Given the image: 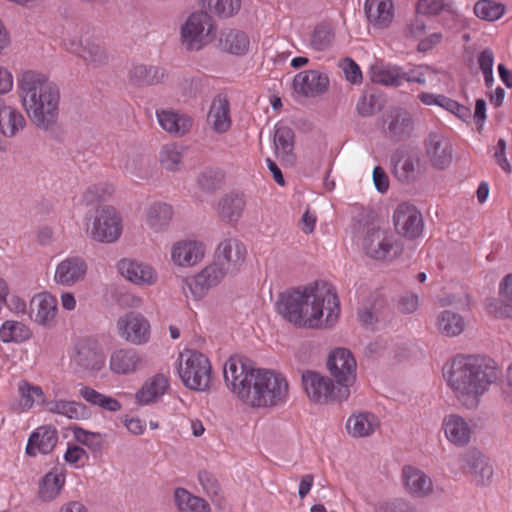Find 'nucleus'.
Listing matches in <instances>:
<instances>
[{"label":"nucleus","mask_w":512,"mask_h":512,"mask_svg":"<svg viewBox=\"0 0 512 512\" xmlns=\"http://www.w3.org/2000/svg\"><path fill=\"white\" fill-rule=\"evenodd\" d=\"M276 305L287 321L304 328L329 327L340 312L333 286L322 280L281 293Z\"/></svg>","instance_id":"nucleus-1"},{"label":"nucleus","mask_w":512,"mask_h":512,"mask_svg":"<svg viewBox=\"0 0 512 512\" xmlns=\"http://www.w3.org/2000/svg\"><path fill=\"white\" fill-rule=\"evenodd\" d=\"M498 378L496 362L480 355L455 358L447 372L449 387L466 409H476L481 397Z\"/></svg>","instance_id":"nucleus-2"},{"label":"nucleus","mask_w":512,"mask_h":512,"mask_svg":"<svg viewBox=\"0 0 512 512\" xmlns=\"http://www.w3.org/2000/svg\"><path fill=\"white\" fill-rule=\"evenodd\" d=\"M246 254L245 245L236 238H228L220 242L214 261L193 278L186 280L191 294L196 299H200L210 288L218 285L226 275L236 274L243 266Z\"/></svg>","instance_id":"nucleus-3"},{"label":"nucleus","mask_w":512,"mask_h":512,"mask_svg":"<svg viewBox=\"0 0 512 512\" xmlns=\"http://www.w3.org/2000/svg\"><path fill=\"white\" fill-rule=\"evenodd\" d=\"M289 395V384L278 372L258 369L245 403L257 408H271L284 404Z\"/></svg>","instance_id":"nucleus-4"},{"label":"nucleus","mask_w":512,"mask_h":512,"mask_svg":"<svg viewBox=\"0 0 512 512\" xmlns=\"http://www.w3.org/2000/svg\"><path fill=\"white\" fill-rule=\"evenodd\" d=\"M302 384L308 398L314 403L343 401L350 395L349 389L338 386L329 377L312 370L302 373Z\"/></svg>","instance_id":"nucleus-5"},{"label":"nucleus","mask_w":512,"mask_h":512,"mask_svg":"<svg viewBox=\"0 0 512 512\" xmlns=\"http://www.w3.org/2000/svg\"><path fill=\"white\" fill-rule=\"evenodd\" d=\"M216 27L207 11L192 13L181 28V39L188 50H199L215 37Z\"/></svg>","instance_id":"nucleus-6"},{"label":"nucleus","mask_w":512,"mask_h":512,"mask_svg":"<svg viewBox=\"0 0 512 512\" xmlns=\"http://www.w3.org/2000/svg\"><path fill=\"white\" fill-rule=\"evenodd\" d=\"M18 86L21 93L22 103L31 99L32 93L36 90V105L45 104L50 101L47 96L53 97L54 104L60 102V90L56 83L51 81L45 74L33 70L23 72L18 79Z\"/></svg>","instance_id":"nucleus-7"},{"label":"nucleus","mask_w":512,"mask_h":512,"mask_svg":"<svg viewBox=\"0 0 512 512\" xmlns=\"http://www.w3.org/2000/svg\"><path fill=\"white\" fill-rule=\"evenodd\" d=\"M258 369L250 367L244 358L231 356L224 364L223 374L227 387L242 401L249 397Z\"/></svg>","instance_id":"nucleus-8"},{"label":"nucleus","mask_w":512,"mask_h":512,"mask_svg":"<svg viewBox=\"0 0 512 512\" xmlns=\"http://www.w3.org/2000/svg\"><path fill=\"white\" fill-rule=\"evenodd\" d=\"M179 375L186 387L196 391H206L211 385V365L209 359L199 352H191L180 364Z\"/></svg>","instance_id":"nucleus-9"},{"label":"nucleus","mask_w":512,"mask_h":512,"mask_svg":"<svg viewBox=\"0 0 512 512\" xmlns=\"http://www.w3.org/2000/svg\"><path fill=\"white\" fill-rule=\"evenodd\" d=\"M121 220L112 206L97 208L92 225L87 224L86 233L95 241L101 243L115 242L121 235Z\"/></svg>","instance_id":"nucleus-10"},{"label":"nucleus","mask_w":512,"mask_h":512,"mask_svg":"<svg viewBox=\"0 0 512 512\" xmlns=\"http://www.w3.org/2000/svg\"><path fill=\"white\" fill-rule=\"evenodd\" d=\"M72 363L81 374L95 377L105 365V355L95 340L83 339L74 346Z\"/></svg>","instance_id":"nucleus-11"},{"label":"nucleus","mask_w":512,"mask_h":512,"mask_svg":"<svg viewBox=\"0 0 512 512\" xmlns=\"http://www.w3.org/2000/svg\"><path fill=\"white\" fill-rule=\"evenodd\" d=\"M363 249L375 260H392L401 254L402 248L387 231L378 227L368 228L363 239Z\"/></svg>","instance_id":"nucleus-12"},{"label":"nucleus","mask_w":512,"mask_h":512,"mask_svg":"<svg viewBox=\"0 0 512 512\" xmlns=\"http://www.w3.org/2000/svg\"><path fill=\"white\" fill-rule=\"evenodd\" d=\"M327 369L334 382L350 390L356 380V360L350 350L336 348L327 358Z\"/></svg>","instance_id":"nucleus-13"},{"label":"nucleus","mask_w":512,"mask_h":512,"mask_svg":"<svg viewBox=\"0 0 512 512\" xmlns=\"http://www.w3.org/2000/svg\"><path fill=\"white\" fill-rule=\"evenodd\" d=\"M390 162L394 176L403 184L415 182L423 172L419 154L404 147L393 152Z\"/></svg>","instance_id":"nucleus-14"},{"label":"nucleus","mask_w":512,"mask_h":512,"mask_svg":"<svg viewBox=\"0 0 512 512\" xmlns=\"http://www.w3.org/2000/svg\"><path fill=\"white\" fill-rule=\"evenodd\" d=\"M117 332L121 338L134 345H143L150 339V323L138 312H128L117 320Z\"/></svg>","instance_id":"nucleus-15"},{"label":"nucleus","mask_w":512,"mask_h":512,"mask_svg":"<svg viewBox=\"0 0 512 512\" xmlns=\"http://www.w3.org/2000/svg\"><path fill=\"white\" fill-rule=\"evenodd\" d=\"M414 131L412 115L405 109L395 107L383 116V133L393 142L409 139Z\"/></svg>","instance_id":"nucleus-16"},{"label":"nucleus","mask_w":512,"mask_h":512,"mask_svg":"<svg viewBox=\"0 0 512 512\" xmlns=\"http://www.w3.org/2000/svg\"><path fill=\"white\" fill-rule=\"evenodd\" d=\"M393 222L397 233L410 240L418 238L423 231L422 214L409 203H401L397 206L393 214Z\"/></svg>","instance_id":"nucleus-17"},{"label":"nucleus","mask_w":512,"mask_h":512,"mask_svg":"<svg viewBox=\"0 0 512 512\" xmlns=\"http://www.w3.org/2000/svg\"><path fill=\"white\" fill-rule=\"evenodd\" d=\"M31 99H26L23 104L31 122L41 130H52L57 124L59 116V104H54L53 97L49 94L50 101L45 104L36 105V90L31 94Z\"/></svg>","instance_id":"nucleus-18"},{"label":"nucleus","mask_w":512,"mask_h":512,"mask_svg":"<svg viewBox=\"0 0 512 512\" xmlns=\"http://www.w3.org/2000/svg\"><path fill=\"white\" fill-rule=\"evenodd\" d=\"M425 152L432 166L446 169L452 162L453 149L450 140L437 131L430 132L424 141Z\"/></svg>","instance_id":"nucleus-19"},{"label":"nucleus","mask_w":512,"mask_h":512,"mask_svg":"<svg viewBox=\"0 0 512 512\" xmlns=\"http://www.w3.org/2000/svg\"><path fill=\"white\" fill-rule=\"evenodd\" d=\"M294 91L304 97H317L329 88V78L318 70L299 72L292 82Z\"/></svg>","instance_id":"nucleus-20"},{"label":"nucleus","mask_w":512,"mask_h":512,"mask_svg":"<svg viewBox=\"0 0 512 512\" xmlns=\"http://www.w3.org/2000/svg\"><path fill=\"white\" fill-rule=\"evenodd\" d=\"M464 469L472 476L477 485H487L494 474L493 466L489 459L479 450L471 448L461 455Z\"/></svg>","instance_id":"nucleus-21"},{"label":"nucleus","mask_w":512,"mask_h":512,"mask_svg":"<svg viewBox=\"0 0 512 512\" xmlns=\"http://www.w3.org/2000/svg\"><path fill=\"white\" fill-rule=\"evenodd\" d=\"M86 272L85 260L79 256H71L57 265L54 281L59 285L70 287L84 280Z\"/></svg>","instance_id":"nucleus-22"},{"label":"nucleus","mask_w":512,"mask_h":512,"mask_svg":"<svg viewBox=\"0 0 512 512\" xmlns=\"http://www.w3.org/2000/svg\"><path fill=\"white\" fill-rule=\"evenodd\" d=\"M57 313V300L49 293L35 295L30 301V318L43 326L50 327Z\"/></svg>","instance_id":"nucleus-23"},{"label":"nucleus","mask_w":512,"mask_h":512,"mask_svg":"<svg viewBox=\"0 0 512 512\" xmlns=\"http://www.w3.org/2000/svg\"><path fill=\"white\" fill-rule=\"evenodd\" d=\"M360 323L367 328H374L379 322H386L389 318V309L386 300L380 295H373L367 299L358 311Z\"/></svg>","instance_id":"nucleus-24"},{"label":"nucleus","mask_w":512,"mask_h":512,"mask_svg":"<svg viewBox=\"0 0 512 512\" xmlns=\"http://www.w3.org/2000/svg\"><path fill=\"white\" fill-rule=\"evenodd\" d=\"M167 77L166 70L159 66L138 64L128 73L129 83L136 87H148L163 83Z\"/></svg>","instance_id":"nucleus-25"},{"label":"nucleus","mask_w":512,"mask_h":512,"mask_svg":"<svg viewBox=\"0 0 512 512\" xmlns=\"http://www.w3.org/2000/svg\"><path fill=\"white\" fill-rule=\"evenodd\" d=\"M205 248L198 241H179L174 244L171 256L175 264L179 266H193L202 260Z\"/></svg>","instance_id":"nucleus-26"},{"label":"nucleus","mask_w":512,"mask_h":512,"mask_svg":"<svg viewBox=\"0 0 512 512\" xmlns=\"http://www.w3.org/2000/svg\"><path fill=\"white\" fill-rule=\"evenodd\" d=\"M58 441L57 431L51 426H41L29 437L26 453L27 455L36 456V450L40 453H50Z\"/></svg>","instance_id":"nucleus-27"},{"label":"nucleus","mask_w":512,"mask_h":512,"mask_svg":"<svg viewBox=\"0 0 512 512\" xmlns=\"http://www.w3.org/2000/svg\"><path fill=\"white\" fill-rule=\"evenodd\" d=\"M294 137V132L290 127L276 126L273 138L276 156L289 166H293L296 161V156L293 153Z\"/></svg>","instance_id":"nucleus-28"},{"label":"nucleus","mask_w":512,"mask_h":512,"mask_svg":"<svg viewBox=\"0 0 512 512\" xmlns=\"http://www.w3.org/2000/svg\"><path fill=\"white\" fill-rule=\"evenodd\" d=\"M207 120L217 133H224L230 128V106L226 96L219 94L213 99Z\"/></svg>","instance_id":"nucleus-29"},{"label":"nucleus","mask_w":512,"mask_h":512,"mask_svg":"<svg viewBox=\"0 0 512 512\" xmlns=\"http://www.w3.org/2000/svg\"><path fill=\"white\" fill-rule=\"evenodd\" d=\"M26 120L16 108L6 105L0 97V133L5 137H14L24 129Z\"/></svg>","instance_id":"nucleus-30"},{"label":"nucleus","mask_w":512,"mask_h":512,"mask_svg":"<svg viewBox=\"0 0 512 512\" xmlns=\"http://www.w3.org/2000/svg\"><path fill=\"white\" fill-rule=\"evenodd\" d=\"M118 270L122 276L136 284H152L154 271L147 264L130 259H122L118 262Z\"/></svg>","instance_id":"nucleus-31"},{"label":"nucleus","mask_w":512,"mask_h":512,"mask_svg":"<svg viewBox=\"0 0 512 512\" xmlns=\"http://www.w3.org/2000/svg\"><path fill=\"white\" fill-rule=\"evenodd\" d=\"M364 10L368 21L376 27H387L393 18L391 0H366Z\"/></svg>","instance_id":"nucleus-32"},{"label":"nucleus","mask_w":512,"mask_h":512,"mask_svg":"<svg viewBox=\"0 0 512 512\" xmlns=\"http://www.w3.org/2000/svg\"><path fill=\"white\" fill-rule=\"evenodd\" d=\"M403 480L406 490L413 496L424 497L432 491L431 479L411 466L403 468Z\"/></svg>","instance_id":"nucleus-33"},{"label":"nucleus","mask_w":512,"mask_h":512,"mask_svg":"<svg viewBox=\"0 0 512 512\" xmlns=\"http://www.w3.org/2000/svg\"><path fill=\"white\" fill-rule=\"evenodd\" d=\"M168 378L163 374H156L148 379L136 393L137 403L146 405L156 402L168 389Z\"/></svg>","instance_id":"nucleus-34"},{"label":"nucleus","mask_w":512,"mask_h":512,"mask_svg":"<svg viewBox=\"0 0 512 512\" xmlns=\"http://www.w3.org/2000/svg\"><path fill=\"white\" fill-rule=\"evenodd\" d=\"M443 427L447 439L453 444L464 446L470 441L471 430L462 417L455 414L445 417Z\"/></svg>","instance_id":"nucleus-35"},{"label":"nucleus","mask_w":512,"mask_h":512,"mask_svg":"<svg viewBox=\"0 0 512 512\" xmlns=\"http://www.w3.org/2000/svg\"><path fill=\"white\" fill-rule=\"evenodd\" d=\"M379 419L370 412L353 414L347 421V430L353 437H368L379 427Z\"/></svg>","instance_id":"nucleus-36"},{"label":"nucleus","mask_w":512,"mask_h":512,"mask_svg":"<svg viewBox=\"0 0 512 512\" xmlns=\"http://www.w3.org/2000/svg\"><path fill=\"white\" fill-rule=\"evenodd\" d=\"M47 411L63 415L71 420L87 419L90 416L88 407L80 402L54 400L46 403Z\"/></svg>","instance_id":"nucleus-37"},{"label":"nucleus","mask_w":512,"mask_h":512,"mask_svg":"<svg viewBox=\"0 0 512 512\" xmlns=\"http://www.w3.org/2000/svg\"><path fill=\"white\" fill-rule=\"evenodd\" d=\"M157 118L164 130L177 136H183L192 126V119L189 116L173 111L157 112Z\"/></svg>","instance_id":"nucleus-38"},{"label":"nucleus","mask_w":512,"mask_h":512,"mask_svg":"<svg viewBox=\"0 0 512 512\" xmlns=\"http://www.w3.org/2000/svg\"><path fill=\"white\" fill-rule=\"evenodd\" d=\"M140 357L134 349H120L111 354L110 369L117 374L134 372Z\"/></svg>","instance_id":"nucleus-39"},{"label":"nucleus","mask_w":512,"mask_h":512,"mask_svg":"<svg viewBox=\"0 0 512 512\" xmlns=\"http://www.w3.org/2000/svg\"><path fill=\"white\" fill-rule=\"evenodd\" d=\"M220 46L231 54L243 55L248 51L249 39L243 31L228 29L221 33Z\"/></svg>","instance_id":"nucleus-40"},{"label":"nucleus","mask_w":512,"mask_h":512,"mask_svg":"<svg viewBox=\"0 0 512 512\" xmlns=\"http://www.w3.org/2000/svg\"><path fill=\"white\" fill-rule=\"evenodd\" d=\"M174 500L180 512H210L209 504L204 499L192 495L184 488L175 489Z\"/></svg>","instance_id":"nucleus-41"},{"label":"nucleus","mask_w":512,"mask_h":512,"mask_svg":"<svg viewBox=\"0 0 512 512\" xmlns=\"http://www.w3.org/2000/svg\"><path fill=\"white\" fill-rule=\"evenodd\" d=\"M245 207L243 195L239 193H230L223 197L218 204V212L222 219L228 221H237Z\"/></svg>","instance_id":"nucleus-42"},{"label":"nucleus","mask_w":512,"mask_h":512,"mask_svg":"<svg viewBox=\"0 0 512 512\" xmlns=\"http://www.w3.org/2000/svg\"><path fill=\"white\" fill-rule=\"evenodd\" d=\"M173 216V208L166 203H155L147 211V223L156 232L164 230Z\"/></svg>","instance_id":"nucleus-43"},{"label":"nucleus","mask_w":512,"mask_h":512,"mask_svg":"<svg viewBox=\"0 0 512 512\" xmlns=\"http://www.w3.org/2000/svg\"><path fill=\"white\" fill-rule=\"evenodd\" d=\"M65 483V476L62 473L48 472L39 484V497L43 501L55 499Z\"/></svg>","instance_id":"nucleus-44"},{"label":"nucleus","mask_w":512,"mask_h":512,"mask_svg":"<svg viewBox=\"0 0 512 512\" xmlns=\"http://www.w3.org/2000/svg\"><path fill=\"white\" fill-rule=\"evenodd\" d=\"M437 326L443 335L454 337L463 332L465 322L461 315L445 310L439 314Z\"/></svg>","instance_id":"nucleus-45"},{"label":"nucleus","mask_w":512,"mask_h":512,"mask_svg":"<svg viewBox=\"0 0 512 512\" xmlns=\"http://www.w3.org/2000/svg\"><path fill=\"white\" fill-rule=\"evenodd\" d=\"M32 336L28 326L19 321H5L0 327V339L4 343L23 342Z\"/></svg>","instance_id":"nucleus-46"},{"label":"nucleus","mask_w":512,"mask_h":512,"mask_svg":"<svg viewBox=\"0 0 512 512\" xmlns=\"http://www.w3.org/2000/svg\"><path fill=\"white\" fill-rule=\"evenodd\" d=\"M334 38L332 26L322 22L314 28L310 37V45L316 51H325L332 45Z\"/></svg>","instance_id":"nucleus-47"},{"label":"nucleus","mask_w":512,"mask_h":512,"mask_svg":"<svg viewBox=\"0 0 512 512\" xmlns=\"http://www.w3.org/2000/svg\"><path fill=\"white\" fill-rule=\"evenodd\" d=\"M79 56L87 65L95 68L104 66L108 63V55L105 49L101 45L90 40L86 41Z\"/></svg>","instance_id":"nucleus-48"},{"label":"nucleus","mask_w":512,"mask_h":512,"mask_svg":"<svg viewBox=\"0 0 512 512\" xmlns=\"http://www.w3.org/2000/svg\"><path fill=\"white\" fill-rule=\"evenodd\" d=\"M506 7L500 2L493 0H479L474 5L475 15L485 21L493 22L498 20L505 13Z\"/></svg>","instance_id":"nucleus-49"},{"label":"nucleus","mask_w":512,"mask_h":512,"mask_svg":"<svg viewBox=\"0 0 512 512\" xmlns=\"http://www.w3.org/2000/svg\"><path fill=\"white\" fill-rule=\"evenodd\" d=\"M202 7L220 18H229L238 13L241 0H201Z\"/></svg>","instance_id":"nucleus-50"},{"label":"nucleus","mask_w":512,"mask_h":512,"mask_svg":"<svg viewBox=\"0 0 512 512\" xmlns=\"http://www.w3.org/2000/svg\"><path fill=\"white\" fill-rule=\"evenodd\" d=\"M161 166L168 171H177L182 163V152L175 144L164 145L159 153Z\"/></svg>","instance_id":"nucleus-51"},{"label":"nucleus","mask_w":512,"mask_h":512,"mask_svg":"<svg viewBox=\"0 0 512 512\" xmlns=\"http://www.w3.org/2000/svg\"><path fill=\"white\" fill-rule=\"evenodd\" d=\"M19 392L22 397V406L25 409H30L33 403L37 400L38 403L46 405L48 401L45 400L44 393L41 387L33 386L30 383L23 381L19 385Z\"/></svg>","instance_id":"nucleus-52"},{"label":"nucleus","mask_w":512,"mask_h":512,"mask_svg":"<svg viewBox=\"0 0 512 512\" xmlns=\"http://www.w3.org/2000/svg\"><path fill=\"white\" fill-rule=\"evenodd\" d=\"M371 80L374 83L398 87L401 85L402 77L397 68H373Z\"/></svg>","instance_id":"nucleus-53"},{"label":"nucleus","mask_w":512,"mask_h":512,"mask_svg":"<svg viewBox=\"0 0 512 512\" xmlns=\"http://www.w3.org/2000/svg\"><path fill=\"white\" fill-rule=\"evenodd\" d=\"M383 99L381 95L376 93H364L358 103L357 111L362 117H369L381 110Z\"/></svg>","instance_id":"nucleus-54"},{"label":"nucleus","mask_w":512,"mask_h":512,"mask_svg":"<svg viewBox=\"0 0 512 512\" xmlns=\"http://www.w3.org/2000/svg\"><path fill=\"white\" fill-rule=\"evenodd\" d=\"M500 296L505 303L496 312L498 317H511L510 312L512 311V273L506 275L500 283Z\"/></svg>","instance_id":"nucleus-55"},{"label":"nucleus","mask_w":512,"mask_h":512,"mask_svg":"<svg viewBox=\"0 0 512 512\" xmlns=\"http://www.w3.org/2000/svg\"><path fill=\"white\" fill-rule=\"evenodd\" d=\"M147 159L139 153L127 154L124 170L133 177L143 178L146 174Z\"/></svg>","instance_id":"nucleus-56"},{"label":"nucleus","mask_w":512,"mask_h":512,"mask_svg":"<svg viewBox=\"0 0 512 512\" xmlns=\"http://www.w3.org/2000/svg\"><path fill=\"white\" fill-rule=\"evenodd\" d=\"M200 484L213 501L220 503L222 500L221 487L218 480L208 471H200L198 474Z\"/></svg>","instance_id":"nucleus-57"},{"label":"nucleus","mask_w":512,"mask_h":512,"mask_svg":"<svg viewBox=\"0 0 512 512\" xmlns=\"http://www.w3.org/2000/svg\"><path fill=\"white\" fill-rule=\"evenodd\" d=\"M223 173L219 170H206L198 178L200 188L207 192H212L221 187Z\"/></svg>","instance_id":"nucleus-58"},{"label":"nucleus","mask_w":512,"mask_h":512,"mask_svg":"<svg viewBox=\"0 0 512 512\" xmlns=\"http://www.w3.org/2000/svg\"><path fill=\"white\" fill-rule=\"evenodd\" d=\"M72 431L77 442L88 446L94 451L101 449L102 445L99 441V438L101 437L100 433L90 432L77 426H75Z\"/></svg>","instance_id":"nucleus-59"},{"label":"nucleus","mask_w":512,"mask_h":512,"mask_svg":"<svg viewBox=\"0 0 512 512\" xmlns=\"http://www.w3.org/2000/svg\"><path fill=\"white\" fill-rule=\"evenodd\" d=\"M444 8L442 0H419L416 7L418 15H436Z\"/></svg>","instance_id":"nucleus-60"},{"label":"nucleus","mask_w":512,"mask_h":512,"mask_svg":"<svg viewBox=\"0 0 512 512\" xmlns=\"http://www.w3.org/2000/svg\"><path fill=\"white\" fill-rule=\"evenodd\" d=\"M346 79L353 84L359 83L362 79L360 67L350 58H345L342 64Z\"/></svg>","instance_id":"nucleus-61"},{"label":"nucleus","mask_w":512,"mask_h":512,"mask_svg":"<svg viewBox=\"0 0 512 512\" xmlns=\"http://www.w3.org/2000/svg\"><path fill=\"white\" fill-rule=\"evenodd\" d=\"M373 182L380 193H385L389 188L388 176L380 166H376L373 169Z\"/></svg>","instance_id":"nucleus-62"},{"label":"nucleus","mask_w":512,"mask_h":512,"mask_svg":"<svg viewBox=\"0 0 512 512\" xmlns=\"http://www.w3.org/2000/svg\"><path fill=\"white\" fill-rule=\"evenodd\" d=\"M418 307V296L415 294H407L400 298L398 308L402 313H413Z\"/></svg>","instance_id":"nucleus-63"},{"label":"nucleus","mask_w":512,"mask_h":512,"mask_svg":"<svg viewBox=\"0 0 512 512\" xmlns=\"http://www.w3.org/2000/svg\"><path fill=\"white\" fill-rule=\"evenodd\" d=\"M79 394L85 401L95 406L100 405L101 400L104 396V394H101L95 389L88 386H84L83 388H81Z\"/></svg>","instance_id":"nucleus-64"}]
</instances>
